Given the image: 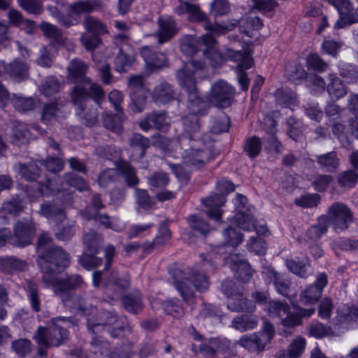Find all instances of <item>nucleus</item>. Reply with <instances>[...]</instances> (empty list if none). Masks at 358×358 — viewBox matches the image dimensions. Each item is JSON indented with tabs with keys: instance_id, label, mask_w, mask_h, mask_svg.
I'll list each match as a JSON object with an SVG mask.
<instances>
[{
	"instance_id": "f257e3e1",
	"label": "nucleus",
	"mask_w": 358,
	"mask_h": 358,
	"mask_svg": "<svg viewBox=\"0 0 358 358\" xmlns=\"http://www.w3.org/2000/svg\"><path fill=\"white\" fill-rule=\"evenodd\" d=\"M179 85L188 94V108L189 113L182 118L184 132L178 137V144L183 162L194 169L203 168L211 159L218 155L213 150L211 145L204 143L205 135L201 138L200 124L198 116L206 115L209 106L201 101L195 92L193 77L185 71L178 72Z\"/></svg>"
},
{
	"instance_id": "f03ea898",
	"label": "nucleus",
	"mask_w": 358,
	"mask_h": 358,
	"mask_svg": "<svg viewBox=\"0 0 358 358\" xmlns=\"http://www.w3.org/2000/svg\"><path fill=\"white\" fill-rule=\"evenodd\" d=\"M42 282L48 287H51L64 305L69 308L83 313L85 310L84 299L71 291L81 288L85 282L78 274L67 275L64 278H57L52 275H43Z\"/></svg>"
},
{
	"instance_id": "7ed1b4c3",
	"label": "nucleus",
	"mask_w": 358,
	"mask_h": 358,
	"mask_svg": "<svg viewBox=\"0 0 358 358\" xmlns=\"http://www.w3.org/2000/svg\"><path fill=\"white\" fill-rule=\"evenodd\" d=\"M204 66V62L201 60L192 59L189 62L185 63L181 69L177 71L176 77L178 82L179 83L178 72L184 71L187 76L189 75L191 77H193L195 92L201 101L208 104L209 108H210V103L221 108L229 107L231 106L234 96L235 88L222 80H217L211 86L210 91L208 95V102L200 97L196 87V73L198 71L203 69Z\"/></svg>"
},
{
	"instance_id": "20e7f679",
	"label": "nucleus",
	"mask_w": 358,
	"mask_h": 358,
	"mask_svg": "<svg viewBox=\"0 0 358 358\" xmlns=\"http://www.w3.org/2000/svg\"><path fill=\"white\" fill-rule=\"evenodd\" d=\"M66 71L67 83L75 85L71 91L72 101L80 110H83L84 104L90 97L87 87L90 80L87 76L88 64L76 58L69 62Z\"/></svg>"
},
{
	"instance_id": "39448f33",
	"label": "nucleus",
	"mask_w": 358,
	"mask_h": 358,
	"mask_svg": "<svg viewBox=\"0 0 358 358\" xmlns=\"http://www.w3.org/2000/svg\"><path fill=\"white\" fill-rule=\"evenodd\" d=\"M66 319L57 317L52 319L46 327H39L36 331L34 339L38 345L37 354L39 357L46 356L47 350L59 346L68 337V331L62 324Z\"/></svg>"
},
{
	"instance_id": "423d86ee",
	"label": "nucleus",
	"mask_w": 358,
	"mask_h": 358,
	"mask_svg": "<svg viewBox=\"0 0 358 358\" xmlns=\"http://www.w3.org/2000/svg\"><path fill=\"white\" fill-rule=\"evenodd\" d=\"M108 34V30L105 24L101 21L91 17V52L92 57L95 62V68L101 73V80L105 85H109L113 78L110 72V67L108 63H101L105 55L101 52L100 55L96 56L95 49L102 50L104 45L101 39V36Z\"/></svg>"
},
{
	"instance_id": "0eeeda50",
	"label": "nucleus",
	"mask_w": 358,
	"mask_h": 358,
	"mask_svg": "<svg viewBox=\"0 0 358 358\" xmlns=\"http://www.w3.org/2000/svg\"><path fill=\"white\" fill-rule=\"evenodd\" d=\"M180 9L182 10L179 14L187 13L189 15V20L191 22H203V28L206 31L211 32L217 36L224 35L237 24L236 20H229L226 22H215L208 20L207 15L203 13L197 4L188 1L180 3Z\"/></svg>"
},
{
	"instance_id": "6e6552de",
	"label": "nucleus",
	"mask_w": 358,
	"mask_h": 358,
	"mask_svg": "<svg viewBox=\"0 0 358 358\" xmlns=\"http://www.w3.org/2000/svg\"><path fill=\"white\" fill-rule=\"evenodd\" d=\"M294 311H291L290 306L286 302L280 301H271L268 305L269 315L281 319L282 324L288 328L301 324L303 317H310L315 311L313 308H303L297 306H294Z\"/></svg>"
},
{
	"instance_id": "1a4fd4ad",
	"label": "nucleus",
	"mask_w": 358,
	"mask_h": 358,
	"mask_svg": "<svg viewBox=\"0 0 358 358\" xmlns=\"http://www.w3.org/2000/svg\"><path fill=\"white\" fill-rule=\"evenodd\" d=\"M70 255L60 246L50 248L38 257V264L43 275L63 271L70 265Z\"/></svg>"
},
{
	"instance_id": "9d476101",
	"label": "nucleus",
	"mask_w": 358,
	"mask_h": 358,
	"mask_svg": "<svg viewBox=\"0 0 358 358\" xmlns=\"http://www.w3.org/2000/svg\"><path fill=\"white\" fill-rule=\"evenodd\" d=\"M208 278L196 270H191L187 275L178 279L175 277L174 286L183 300L187 301L194 297V290L205 292L209 288Z\"/></svg>"
},
{
	"instance_id": "9b49d317",
	"label": "nucleus",
	"mask_w": 358,
	"mask_h": 358,
	"mask_svg": "<svg viewBox=\"0 0 358 358\" xmlns=\"http://www.w3.org/2000/svg\"><path fill=\"white\" fill-rule=\"evenodd\" d=\"M216 189L217 193L202 199L201 202L207 208V216L216 222H220L222 215L220 208L226 201L225 196L235 190V185L229 180H220L217 182Z\"/></svg>"
},
{
	"instance_id": "f8f14e48",
	"label": "nucleus",
	"mask_w": 358,
	"mask_h": 358,
	"mask_svg": "<svg viewBox=\"0 0 358 358\" xmlns=\"http://www.w3.org/2000/svg\"><path fill=\"white\" fill-rule=\"evenodd\" d=\"M274 334L273 325L270 322L265 321L259 332L242 336L239 340V344L250 352H262L266 345L273 339Z\"/></svg>"
},
{
	"instance_id": "ddd939ff",
	"label": "nucleus",
	"mask_w": 358,
	"mask_h": 358,
	"mask_svg": "<svg viewBox=\"0 0 358 358\" xmlns=\"http://www.w3.org/2000/svg\"><path fill=\"white\" fill-rule=\"evenodd\" d=\"M329 224L331 223L334 230L340 233L348 229L354 222L353 213L350 208L341 202H334L327 210Z\"/></svg>"
},
{
	"instance_id": "4468645a",
	"label": "nucleus",
	"mask_w": 358,
	"mask_h": 358,
	"mask_svg": "<svg viewBox=\"0 0 358 358\" xmlns=\"http://www.w3.org/2000/svg\"><path fill=\"white\" fill-rule=\"evenodd\" d=\"M36 233V227L31 220L19 221L13 227L9 243L15 247L24 248L32 243Z\"/></svg>"
},
{
	"instance_id": "2eb2a0df",
	"label": "nucleus",
	"mask_w": 358,
	"mask_h": 358,
	"mask_svg": "<svg viewBox=\"0 0 358 358\" xmlns=\"http://www.w3.org/2000/svg\"><path fill=\"white\" fill-rule=\"evenodd\" d=\"M103 322L101 323L91 322V330L94 331L95 328L103 327L107 333L113 338H117L128 326L127 317H118L116 314L110 311L101 312Z\"/></svg>"
},
{
	"instance_id": "dca6fc26",
	"label": "nucleus",
	"mask_w": 358,
	"mask_h": 358,
	"mask_svg": "<svg viewBox=\"0 0 358 358\" xmlns=\"http://www.w3.org/2000/svg\"><path fill=\"white\" fill-rule=\"evenodd\" d=\"M328 282L327 275L324 273H320L317 275L315 282L308 285L301 292L300 299L305 305L313 304L321 298L323 289Z\"/></svg>"
},
{
	"instance_id": "f3484780",
	"label": "nucleus",
	"mask_w": 358,
	"mask_h": 358,
	"mask_svg": "<svg viewBox=\"0 0 358 358\" xmlns=\"http://www.w3.org/2000/svg\"><path fill=\"white\" fill-rule=\"evenodd\" d=\"M157 41L159 44L168 42L178 32L176 20L171 17H159L157 20Z\"/></svg>"
},
{
	"instance_id": "a211bd4d",
	"label": "nucleus",
	"mask_w": 358,
	"mask_h": 358,
	"mask_svg": "<svg viewBox=\"0 0 358 358\" xmlns=\"http://www.w3.org/2000/svg\"><path fill=\"white\" fill-rule=\"evenodd\" d=\"M229 348V341L219 338H210L203 341L198 349L201 355L204 357H215L217 353L225 352Z\"/></svg>"
},
{
	"instance_id": "6ab92c4d",
	"label": "nucleus",
	"mask_w": 358,
	"mask_h": 358,
	"mask_svg": "<svg viewBox=\"0 0 358 358\" xmlns=\"http://www.w3.org/2000/svg\"><path fill=\"white\" fill-rule=\"evenodd\" d=\"M152 96L156 104L164 105L175 100L176 93L170 83L162 82L154 87Z\"/></svg>"
},
{
	"instance_id": "aec40b11",
	"label": "nucleus",
	"mask_w": 358,
	"mask_h": 358,
	"mask_svg": "<svg viewBox=\"0 0 358 358\" xmlns=\"http://www.w3.org/2000/svg\"><path fill=\"white\" fill-rule=\"evenodd\" d=\"M24 289L31 310L35 313L40 312L42 300L38 284L32 280H27Z\"/></svg>"
},
{
	"instance_id": "412c9836",
	"label": "nucleus",
	"mask_w": 358,
	"mask_h": 358,
	"mask_svg": "<svg viewBox=\"0 0 358 358\" xmlns=\"http://www.w3.org/2000/svg\"><path fill=\"white\" fill-rule=\"evenodd\" d=\"M103 252L106 259L104 268L103 271H96L92 274L93 285L96 287H99L102 283L106 287L108 286V285L103 282V276L105 271H108L113 264L115 255V248L114 245L109 244L104 248Z\"/></svg>"
},
{
	"instance_id": "4be33fe9",
	"label": "nucleus",
	"mask_w": 358,
	"mask_h": 358,
	"mask_svg": "<svg viewBox=\"0 0 358 358\" xmlns=\"http://www.w3.org/2000/svg\"><path fill=\"white\" fill-rule=\"evenodd\" d=\"M214 36H215V34L208 31L207 34L198 37L199 48L201 45H204L206 47L203 50V55L210 60H214L217 58H222L221 54L217 50L216 45L217 41ZM216 36H217L216 35Z\"/></svg>"
},
{
	"instance_id": "5701e85b",
	"label": "nucleus",
	"mask_w": 358,
	"mask_h": 358,
	"mask_svg": "<svg viewBox=\"0 0 358 358\" xmlns=\"http://www.w3.org/2000/svg\"><path fill=\"white\" fill-rule=\"evenodd\" d=\"M328 79L329 82L327 86V91L332 101H337L346 95V85L335 73H329Z\"/></svg>"
},
{
	"instance_id": "b1692460",
	"label": "nucleus",
	"mask_w": 358,
	"mask_h": 358,
	"mask_svg": "<svg viewBox=\"0 0 358 358\" xmlns=\"http://www.w3.org/2000/svg\"><path fill=\"white\" fill-rule=\"evenodd\" d=\"M140 53L146 65L151 69H159L165 64L166 55L155 51L151 47H143Z\"/></svg>"
},
{
	"instance_id": "393cba45",
	"label": "nucleus",
	"mask_w": 358,
	"mask_h": 358,
	"mask_svg": "<svg viewBox=\"0 0 358 358\" xmlns=\"http://www.w3.org/2000/svg\"><path fill=\"white\" fill-rule=\"evenodd\" d=\"M236 22L237 24L231 31L239 24L240 32L250 38L252 37L254 31L259 30L263 26L262 21L258 16L245 15L239 22L238 20Z\"/></svg>"
},
{
	"instance_id": "a878e982",
	"label": "nucleus",
	"mask_w": 358,
	"mask_h": 358,
	"mask_svg": "<svg viewBox=\"0 0 358 358\" xmlns=\"http://www.w3.org/2000/svg\"><path fill=\"white\" fill-rule=\"evenodd\" d=\"M171 238V231L166 223L159 225L158 232L152 243L146 242L143 248L145 252L150 253L153 250L164 245Z\"/></svg>"
},
{
	"instance_id": "bb28decb",
	"label": "nucleus",
	"mask_w": 358,
	"mask_h": 358,
	"mask_svg": "<svg viewBox=\"0 0 358 358\" xmlns=\"http://www.w3.org/2000/svg\"><path fill=\"white\" fill-rule=\"evenodd\" d=\"M231 300V301L228 303L227 308L232 312H247L251 313L256 310L255 303L245 298L243 290L237 296H234Z\"/></svg>"
},
{
	"instance_id": "cd10ccee",
	"label": "nucleus",
	"mask_w": 358,
	"mask_h": 358,
	"mask_svg": "<svg viewBox=\"0 0 358 358\" xmlns=\"http://www.w3.org/2000/svg\"><path fill=\"white\" fill-rule=\"evenodd\" d=\"M222 315L223 313L220 306L213 303H203L198 317L201 320L214 324L220 322Z\"/></svg>"
},
{
	"instance_id": "c85d7f7f",
	"label": "nucleus",
	"mask_w": 358,
	"mask_h": 358,
	"mask_svg": "<svg viewBox=\"0 0 358 358\" xmlns=\"http://www.w3.org/2000/svg\"><path fill=\"white\" fill-rule=\"evenodd\" d=\"M13 169L22 178L28 181L36 180L41 172L38 163L34 162L15 164Z\"/></svg>"
},
{
	"instance_id": "c756f323",
	"label": "nucleus",
	"mask_w": 358,
	"mask_h": 358,
	"mask_svg": "<svg viewBox=\"0 0 358 358\" xmlns=\"http://www.w3.org/2000/svg\"><path fill=\"white\" fill-rule=\"evenodd\" d=\"M329 229V219L327 215H322L317 217V223L308 228L306 236L308 239L317 241L320 239Z\"/></svg>"
},
{
	"instance_id": "7c9ffc66",
	"label": "nucleus",
	"mask_w": 358,
	"mask_h": 358,
	"mask_svg": "<svg viewBox=\"0 0 358 358\" xmlns=\"http://www.w3.org/2000/svg\"><path fill=\"white\" fill-rule=\"evenodd\" d=\"M271 280L279 294L287 298L291 297V282L285 275L273 271L271 272Z\"/></svg>"
},
{
	"instance_id": "2f4dec72",
	"label": "nucleus",
	"mask_w": 358,
	"mask_h": 358,
	"mask_svg": "<svg viewBox=\"0 0 358 358\" xmlns=\"http://www.w3.org/2000/svg\"><path fill=\"white\" fill-rule=\"evenodd\" d=\"M238 227L239 229L247 231H255L257 234L262 236H265L268 232L265 224L257 225L256 224V220L252 214L241 216L238 220Z\"/></svg>"
},
{
	"instance_id": "473e14b6",
	"label": "nucleus",
	"mask_w": 358,
	"mask_h": 358,
	"mask_svg": "<svg viewBox=\"0 0 358 358\" xmlns=\"http://www.w3.org/2000/svg\"><path fill=\"white\" fill-rule=\"evenodd\" d=\"M122 301L124 308L127 312L138 314L143 309L142 295L138 292L124 295Z\"/></svg>"
},
{
	"instance_id": "72a5a7b5",
	"label": "nucleus",
	"mask_w": 358,
	"mask_h": 358,
	"mask_svg": "<svg viewBox=\"0 0 358 358\" xmlns=\"http://www.w3.org/2000/svg\"><path fill=\"white\" fill-rule=\"evenodd\" d=\"M124 118L123 111L116 112L115 115L104 113L103 115V124L106 129L120 134L123 130Z\"/></svg>"
},
{
	"instance_id": "f704fd0d",
	"label": "nucleus",
	"mask_w": 358,
	"mask_h": 358,
	"mask_svg": "<svg viewBox=\"0 0 358 358\" xmlns=\"http://www.w3.org/2000/svg\"><path fill=\"white\" fill-rule=\"evenodd\" d=\"M316 162L320 169L327 172L336 171L339 165V159L334 151L317 156Z\"/></svg>"
},
{
	"instance_id": "c9c22d12",
	"label": "nucleus",
	"mask_w": 358,
	"mask_h": 358,
	"mask_svg": "<svg viewBox=\"0 0 358 358\" xmlns=\"http://www.w3.org/2000/svg\"><path fill=\"white\" fill-rule=\"evenodd\" d=\"M26 267L24 261L15 257H3L0 258V271L6 273H13L23 271Z\"/></svg>"
},
{
	"instance_id": "e433bc0d",
	"label": "nucleus",
	"mask_w": 358,
	"mask_h": 358,
	"mask_svg": "<svg viewBox=\"0 0 358 358\" xmlns=\"http://www.w3.org/2000/svg\"><path fill=\"white\" fill-rule=\"evenodd\" d=\"M258 318L252 315H241L234 318L231 327L240 331L253 329L257 326Z\"/></svg>"
},
{
	"instance_id": "4c0bfd02",
	"label": "nucleus",
	"mask_w": 358,
	"mask_h": 358,
	"mask_svg": "<svg viewBox=\"0 0 358 358\" xmlns=\"http://www.w3.org/2000/svg\"><path fill=\"white\" fill-rule=\"evenodd\" d=\"M117 169L124 177L126 185L128 187H132L139 183V179L136 176L135 169L132 167L127 162H119L117 164Z\"/></svg>"
},
{
	"instance_id": "58836bf2",
	"label": "nucleus",
	"mask_w": 358,
	"mask_h": 358,
	"mask_svg": "<svg viewBox=\"0 0 358 358\" xmlns=\"http://www.w3.org/2000/svg\"><path fill=\"white\" fill-rule=\"evenodd\" d=\"M69 11L72 15H73L75 17H77L78 20L81 16H85V21L84 22V26L87 31L90 30V1H78L69 6Z\"/></svg>"
},
{
	"instance_id": "ea45409f",
	"label": "nucleus",
	"mask_w": 358,
	"mask_h": 358,
	"mask_svg": "<svg viewBox=\"0 0 358 358\" xmlns=\"http://www.w3.org/2000/svg\"><path fill=\"white\" fill-rule=\"evenodd\" d=\"M108 343L106 341H101L100 343H95L91 342V353L97 355L98 353L101 355H108L109 358H129L131 357V352L129 350H124L122 352H108Z\"/></svg>"
},
{
	"instance_id": "a19ab883",
	"label": "nucleus",
	"mask_w": 358,
	"mask_h": 358,
	"mask_svg": "<svg viewBox=\"0 0 358 358\" xmlns=\"http://www.w3.org/2000/svg\"><path fill=\"white\" fill-rule=\"evenodd\" d=\"M29 67L21 60H14L7 65V73L16 80H22L28 78Z\"/></svg>"
},
{
	"instance_id": "79ce46f5",
	"label": "nucleus",
	"mask_w": 358,
	"mask_h": 358,
	"mask_svg": "<svg viewBox=\"0 0 358 358\" xmlns=\"http://www.w3.org/2000/svg\"><path fill=\"white\" fill-rule=\"evenodd\" d=\"M129 145L131 149L137 152L138 158H143L150 147V141L141 134L134 133L129 139Z\"/></svg>"
},
{
	"instance_id": "37998d69",
	"label": "nucleus",
	"mask_w": 358,
	"mask_h": 358,
	"mask_svg": "<svg viewBox=\"0 0 358 358\" xmlns=\"http://www.w3.org/2000/svg\"><path fill=\"white\" fill-rule=\"evenodd\" d=\"M180 48L187 56H193L199 50L198 37L194 35H185L180 39Z\"/></svg>"
},
{
	"instance_id": "c03bdc74",
	"label": "nucleus",
	"mask_w": 358,
	"mask_h": 358,
	"mask_svg": "<svg viewBox=\"0 0 358 358\" xmlns=\"http://www.w3.org/2000/svg\"><path fill=\"white\" fill-rule=\"evenodd\" d=\"M103 243V238L101 234L91 231V268L100 266L103 260L101 257H96L93 255L99 253Z\"/></svg>"
},
{
	"instance_id": "a18cd8bd",
	"label": "nucleus",
	"mask_w": 358,
	"mask_h": 358,
	"mask_svg": "<svg viewBox=\"0 0 358 358\" xmlns=\"http://www.w3.org/2000/svg\"><path fill=\"white\" fill-rule=\"evenodd\" d=\"M134 62V55L126 53L121 48L115 59V69L117 72L125 73L130 69Z\"/></svg>"
},
{
	"instance_id": "49530a36",
	"label": "nucleus",
	"mask_w": 358,
	"mask_h": 358,
	"mask_svg": "<svg viewBox=\"0 0 358 358\" xmlns=\"http://www.w3.org/2000/svg\"><path fill=\"white\" fill-rule=\"evenodd\" d=\"M40 213L48 219L58 221H62L66 217L62 207L48 203L41 204Z\"/></svg>"
},
{
	"instance_id": "de8ad7c7",
	"label": "nucleus",
	"mask_w": 358,
	"mask_h": 358,
	"mask_svg": "<svg viewBox=\"0 0 358 358\" xmlns=\"http://www.w3.org/2000/svg\"><path fill=\"white\" fill-rule=\"evenodd\" d=\"M271 127L269 129L268 132L271 136L266 139V144L265 145V150L269 153L279 154L282 152V145L276 138L275 133L276 131V122L274 120L271 119Z\"/></svg>"
},
{
	"instance_id": "09e8293b",
	"label": "nucleus",
	"mask_w": 358,
	"mask_h": 358,
	"mask_svg": "<svg viewBox=\"0 0 358 358\" xmlns=\"http://www.w3.org/2000/svg\"><path fill=\"white\" fill-rule=\"evenodd\" d=\"M262 149V143L260 138L253 136L245 139L243 146L244 152L250 159L257 157Z\"/></svg>"
},
{
	"instance_id": "8fccbe9b",
	"label": "nucleus",
	"mask_w": 358,
	"mask_h": 358,
	"mask_svg": "<svg viewBox=\"0 0 358 358\" xmlns=\"http://www.w3.org/2000/svg\"><path fill=\"white\" fill-rule=\"evenodd\" d=\"M340 76L348 83H355L358 80V66L349 63H341L338 65Z\"/></svg>"
},
{
	"instance_id": "3c124183",
	"label": "nucleus",
	"mask_w": 358,
	"mask_h": 358,
	"mask_svg": "<svg viewBox=\"0 0 358 358\" xmlns=\"http://www.w3.org/2000/svg\"><path fill=\"white\" fill-rule=\"evenodd\" d=\"M234 204L235 206V210L236 211H237V213L231 220V224L238 227L239 217L243 215L250 214L249 213H248V199L244 195L237 194L235 199H234Z\"/></svg>"
},
{
	"instance_id": "603ef678",
	"label": "nucleus",
	"mask_w": 358,
	"mask_h": 358,
	"mask_svg": "<svg viewBox=\"0 0 358 358\" xmlns=\"http://www.w3.org/2000/svg\"><path fill=\"white\" fill-rule=\"evenodd\" d=\"M10 101L19 112H26L31 110L34 106V101L31 97H24L13 94L11 96Z\"/></svg>"
},
{
	"instance_id": "864d4df0",
	"label": "nucleus",
	"mask_w": 358,
	"mask_h": 358,
	"mask_svg": "<svg viewBox=\"0 0 358 358\" xmlns=\"http://www.w3.org/2000/svg\"><path fill=\"white\" fill-rule=\"evenodd\" d=\"M91 220L98 224L99 227L106 229H112L115 231H120V230L113 224L112 218L106 213L100 212L91 211Z\"/></svg>"
},
{
	"instance_id": "5fc2aeb1",
	"label": "nucleus",
	"mask_w": 358,
	"mask_h": 358,
	"mask_svg": "<svg viewBox=\"0 0 358 358\" xmlns=\"http://www.w3.org/2000/svg\"><path fill=\"white\" fill-rule=\"evenodd\" d=\"M187 221L190 228L201 235H206L210 231L208 222L196 215L189 216Z\"/></svg>"
},
{
	"instance_id": "6e6d98bb",
	"label": "nucleus",
	"mask_w": 358,
	"mask_h": 358,
	"mask_svg": "<svg viewBox=\"0 0 358 358\" xmlns=\"http://www.w3.org/2000/svg\"><path fill=\"white\" fill-rule=\"evenodd\" d=\"M223 236L226 243L232 247L239 245L243 241V234L231 226L223 231Z\"/></svg>"
},
{
	"instance_id": "4d7b16f0",
	"label": "nucleus",
	"mask_w": 358,
	"mask_h": 358,
	"mask_svg": "<svg viewBox=\"0 0 358 358\" xmlns=\"http://www.w3.org/2000/svg\"><path fill=\"white\" fill-rule=\"evenodd\" d=\"M306 61V66L308 69L320 73L326 71L329 66L328 64L325 62L317 53H311L308 55Z\"/></svg>"
},
{
	"instance_id": "13d9d810",
	"label": "nucleus",
	"mask_w": 358,
	"mask_h": 358,
	"mask_svg": "<svg viewBox=\"0 0 358 358\" xmlns=\"http://www.w3.org/2000/svg\"><path fill=\"white\" fill-rule=\"evenodd\" d=\"M287 134L295 141L302 138V123L300 120L290 117L287 120Z\"/></svg>"
},
{
	"instance_id": "bf43d9fd",
	"label": "nucleus",
	"mask_w": 358,
	"mask_h": 358,
	"mask_svg": "<svg viewBox=\"0 0 358 358\" xmlns=\"http://www.w3.org/2000/svg\"><path fill=\"white\" fill-rule=\"evenodd\" d=\"M229 10L230 3L228 0H213L210 3V14L215 19L228 14Z\"/></svg>"
},
{
	"instance_id": "052dcab7",
	"label": "nucleus",
	"mask_w": 358,
	"mask_h": 358,
	"mask_svg": "<svg viewBox=\"0 0 358 358\" xmlns=\"http://www.w3.org/2000/svg\"><path fill=\"white\" fill-rule=\"evenodd\" d=\"M135 198L138 206L144 210L150 209L154 205L152 198L145 189L136 188Z\"/></svg>"
},
{
	"instance_id": "680f3d73",
	"label": "nucleus",
	"mask_w": 358,
	"mask_h": 358,
	"mask_svg": "<svg viewBox=\"0 0 358 358\" xmlns=\"http://www.w3.org/2000/svg\"><path fill=\"white\" fill-rule=\"evenodd\" d=\"M306 342L301 337L296 338L289 345L287 350V358H298L304 351Z\"/></svg>"
},
{
	"instance_id": "e2e57ef3",
	"label": "nucleus",
	"mask_w": 358,
	"mask_h": 358,
	"mask_svg": "<svg viewBox=\"0 0 358 358\" xmlns=\"http://www.w3.org/2000/svg\"><path fill=\"white\" fill-rule=\"evenodd\" d=\"M285 72L289 79L292 81L300 80L306 77L307 73L303 67L299 63H294L287 66Z\"/></svg>"
},
{
	"instance_id": "0e129e2a",
	"label": "nucleus",
	"mask_w": 358,
	"mask_h": 358,
	"mask_svg": "<svg viewBox=\"0 0 358 358\" xmlns=\"http://www.w3.org/2000/svg\"><path fill=\"white\" fill-rule=\"evenodd\" d=\"M247 247L250 251L259 255H264L267 248L264 239L259 236L251 237L248 241Z\"/></svg>"
},
{
	"instance_id": "69168bd1",
	"label": "nucleus",
	"mask_w": 358,
	"mask_h": 358,
	"mask_svg": "<svg viewBox=\"0 0 358 358\" xmlns=\"http://www.w3.org/2000/svg\"><path fill=\"white\" fill-rule=\"evenodd\" d=\"M149 114V120L157 130L163 131L168 128L169 122L165 112H152Z\"/></svg>"
},
{
	"instance_id": "338daca9",
	"label": "nucleus",
	"mask_w": 358,
	"mask_h": 358,
	"mask_svg": "<svg viewBox=\"0 0 358 358\" xmlns=\"http://www.w3.org/2000/svg\"><path fill=\"white\" fill-rule=\"evenodd\" d=\"M169 182V175L163 171L154 173L148 180V185L156 188L165 187Z\"/></svg>"
},
{
	"instance_id": "774afa93",
	"label": "nucleus",
	"mask_w": 358,
	"mask_h": 358,
	"mask_svg": "<svg viewBox=\"0 0 358 358\" xmlns=\"http://www.w3.org/2000/svg\"><path fill=\"white\" fill-rule=\"evenodd\" d=\"M59 89V82L53 76L47 78L41 86V91L46 96H52L55 93L57 92Z\"/></svg>"
}]
</instances>
